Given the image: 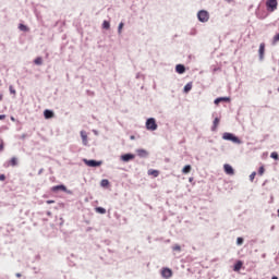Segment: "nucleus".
Segmentation results:
<instances>
[{
  "label": "nucleus",
  "mask_w": 279,
  "mask_h": 279,
  "mask_svg": "<svg viewBox=\"0 0 279 279\" xmlns=\"http://www.w3.org/2000/svg\"><path fill=\"white\" fill-rule=\"evenodd\" d=\"M222 138L225 141H231V143H235L236 145H241V141L239 140V137H236L232 133H223Z\"/></svg>",
  "instance_id": "1"
},
{
  "label": "nucleus",
  "mask_w": 279,
  "mask_h": 279,
  "mask_svg": "<svg viewBox=\"0 0 279 279\" xmlns=\"http://www.w3.org/2000/svg\"><path fill=\"white\" fill-rule=\"evenodd\" d=\"M266 9L268 12H276V10H278V0H267Z\"/></svg>",
  "instance_id": "2"
},
{
  "label": "nucleus",
  "mask_w": 279,
  "mask_h": 279,
  "mask_svg": "<svg viewBox=\"0 0 279 279\" xmlns=\"http://www.w3.org/2000/svg\"><path fill=\"white\" fill-rule=\"evenodd\" d=\"M197 19L201 21V23H208L210 14H208V11L202 10L197 13Z\"/></svg>",
  "instance_id": "3"
},
{
  "label": "nucleus",
  "mask_w": 279,
  "mask_h": 279,
  "mask_svg": "<svg viewBox=\"0 0 279 279\" xmlns=\"http://www.w3.org/2000/svg\"><path fill=\"white\" fill-rule=\"evenodd\" d=\"M146 129L150 130L151 132L158 130V124H156V119L150 118L146 121Z\"/></svg>",
  "instance_id": "4"
},
{
  "label": "nucleus",
  "mask_w": 279,
  "mask_h": 279,
  "mask_svg": "<svg viewBox=\"0 0 279 279\" xmlns=\"http://www.w3.org/2000/svg\"><path fill=\"white\" fill-rule=\"evenodd\" d=\"M83 162L87 166V167H101V161H96V160H88V159H84Z\"/></svg>",
  "instance_id": "5"
},
{
  "label": "nucleus",
  "mask_w": 279,
  "mask_h": 279,
  "mask_svg": "<svg viewBox=\"0 0 279 279\" xmlns=\"http://www.w3.org/2000/svg\"><path fill=\"white\" fill-rule=\"evenodd\" d=\"M225 169V173H227V175H234V168H232V166H230L229 163H226L223 166Z\"/></svg>",
  "instance_id": "6"
},
{
  "label": "nucleus",
  "mask_w": 279,
  "mask_h": 279,
  "mask_svg": "<svg viewBox=\"0 0 279 279\" xmlns=\"http://www.w3.org/2000/svg\"><path fill=\"white\" fill-rule=\"evenodd\" d=\"M161 276L163 278H171L173 276V272L171 271V269L169 268H165L162 271H161Z\"/></svg>",
  "instance_id": "7"
},
{
  "label": "nucleus",
  "mask_w": 279,
  "mask_h": 279,
  "mask_svg": "<svg viewBox=\"0 0 279 279\" xmlns=\"http://www.w3.org/2000/svg\"><path fill=\"white\" fill-rule=\"evenodd\" d=\"M121 160H123V162H130V160H134V155L132 154L122 155Z\"/></svg>",
  "instance_id": "8"
},
{
  "label": "nucleus",
  "mask_w": 279,
  "mask_h": 279,
  "mask_svg": "<svg viewBox=\"0 0 279 279\" xmlns=\"http://www.w3.org/2000/svg\"><path fill=\"white\" fill-rule=\"evenodd\" d=\"M258 53H259V59L263 60V58H265V43H262L259 45Z\"/></svg>",
  "instance_id": "9"
},
{
  "label": "nucleus",
  "mask_w": 279,
  "mask_h": 279,
  "mask_svg": "<svg viewBox=\"0 0 279 279\" xmlns=\"http://www.w3.org/2000/svg\"><path fill=\"white\" fill-rule=\"evenodd\" d=\"M51 191H52L53 193H58V191L66 192V186H64V185H56V186H52V187H51Z\"/></svg>",
  "instance_id": "10"
},
{
  "label": "nucleus",
  "mask_w": 279,
  "mask_h": 279,
  "mask_svg": "<svg viewBox=\"0 0 279 279\" xmlns=\"http://www.w3.org/2000/svg\"><path fill=\"white\" fill-rule=\"evenodd\" d=\"M81 137L83 141V145H88V135L86 134L85 131H81Z\"/></svg>",
  "instance_id": "11"
},
{
  "label": "nucleus",
  "mask_w": 279,
  "mask_h": 279,
  "mask_svg": "<svg viewBox=\"0 0 279 279\" xmlns=\"http://www.w3.org/2000/svg\"><path fill=\"white\" fill-rule=\"evenodd\" d=\"M175 71H177V73H179L180 75H182V73H185L186 68H185L184 65H182V64H178V65L175 66Z\"/></svg>",
  "instance_id": "12"
},
{
  "label": "nucleus",
  "mask_w": 279,
  "mask_h": 279,
  "mask_svg": "<svg viewBox=\"0 0 279 279\" xmlns=\"http://www.w3.org/2000/svg\"><path fill=\"white\" fill-rule=\"evenodd\" d=\"M19 165V159L16 157H12L8 162V167H16Z\"/></svg>",
  "instance_id": "13"
},
{
  "label": "nucleus",
  "mask_w": 279,
  "mask_h": 279,
  "mask_svg": "<svg viewBox=\"0 0 279 279\" xmlns=\"http://www.w3.org/2000/svg\"><path fill=\"white\" fill-rule=\"evenodd\" d=\"M44 117H45V119H53V111L46 109L44 111Z\"/></svg>",
  "instance_id": "14"
},
{
  "label": "nucleus",
  "mask_w": 279,
  "mask_h": 279,
  "mask_svg": "<svg viewBox=\"0 0 279 279\" xmlns=\"http://www.w3.org/2000/svg\"><path fill=\"white\" fill-rule=\"evenodd\" d=\"M241 267H243V262L239 260L238 263H235L233 271H241Z\"/></svg>",
  "instance_id": "15"
},
{
  "label": "nucleus",
  "mask_w": 279,
  "mask_h": 279,
  "mask_svg": "<svg viewBox=\"0 0 279 279\" xmlns=\"http://www.w3.org/2000/svg\"><path fill=\"white\" fill-rule=\"evenodd\" d=\"M221 101H230V97H220L215 100L216 105L221 104Z\"/></svg>",
  "instance_id": "16"
},
{
  "label": "nucleus",
  "mask_w": 279,
  "mask_h": 279,
  "mask_svg": "<svg viewBox=\"0 0 279 279\" xmlns=\"http://www.w3.org/2000/svg\"><path fill=\"white\" fill-rule=\"evenodd\" d=\"M148 175H153L154 178H158L160 175V172L158 170H148Z\"/></svg>",
  "instance_id": "17"
},
{
  "label": "nucleus",
  "mask_w": 279,
  "mask_h": 279,
  "mask_svg": "<svg viewBox=\"0 0 279 279\" xmlns=\"http://www.w3.org/2000/svg\"><path fill=\"white\" fill-rule=\"evenodd\" d=\"M193 88V83H187L185 86H184V93H190Z\"/></svg>",
  "instance_id": "18"
},
{
  "label": "nucleus",
  "mask_w": 279,
  "mask_h": 279,
  "mask_svg": "<svg viewBox=\"0 0 279 279\" xmlns=\"http://www.w3.org/2000/svg\"><path fill=\"white\" fill-rule=\"evenodd\" d=\"M95 211L98 213L99 215H106V208L104 207H96Z\"/></svg>",
  "instance_id": "19"
},
{
  "label": "nucleus",
  "mask_w": 279,
  "mask_h": 279,
  "mask_svg": "<svg viewBox=\"0 0 279 279\" xmlns=\"http://www.w3.org/2000/svg\"><path fill=\"white\" fill-rule=\"evenodd\" d=\"M191 165H187L185 166L183 169H182V173L186 174V173H191Z\"/></svg>",
  "instance_id": "20"
},
{
  "label": "nucleus",
  "mask_w": 279,
  "mask_h": 279,
  "mask_svg": "<svg viewBox=\"0 0 279 279\" xmlns=\"http://www.w3.org/2000/svg\"><path fill=\"white\" fill-rule=\"evenodd\" d=\"M217 128H219V118H215L213 131L215 132V130H217Z\"/></svg>",
  "instance_id": "21"
},
{
  "label": "nucleus",
  "mask_w": 279,
  "mask_h": 279,
  "mask_svg": "<svg viewBox=\"0 0 279 279\" xmlns=\"http://www.w3.org/2000/svg\"><path fill=\"white\" fill-rule=\"evenodd\" d=\"M19 29H21V32H29V28H27L25 24H20Z\"/></svg>",
  "instance_id": "22"
},
{
  "label": "nucleus",
  "mask_w": 279,
  "mask_h": 279,
  "mask_svg": "<svg viewBox=\"0 0 279 279\" xmlns=\"http://www.w3.org/2000/svg\"><path fill=\"white\" fill-rule=\"evenodd\" d=\"M102 28H104V29H110V22L104 21V23H102Z\"/></svg>",
  "instance_id": "23"
},
{
  "label": "nucleus",
  "mask_w": 279,
  "mask_h": 279,
  "mask_svg": "<svg viewBox=\"0 0 279 279\" xmlns=\"http://www.w3.org/2000/svg\"><path fill=\"white\" fill-rule=\"evenodd\" d=\"M173 252H182V247L180 246V244H175L173 247H172Z\"/></svg>",
  "instance_id": "24"
},
{
  "label": "nucleus",
  "mask_w": 279,
  "mask_h": 279,
  "mask_svg": "<svg viewBox=\"0 0 279 279\" xmlns=\"http://www.w3.org/2000/svg\"><path fill=\"white\" fill-rule=\"evenodd\" d=\"M270 158H272L274 160H279V156H278V154L276 151H272L270 154Z\"/></svg>",
  "instance_id": "25"
},
{
  "label": "nucleus",
  "mask_w": 279,
  "mask_h": 279,
  "mask_svg": "<svg viewBox=\"0 0 279 279\" xmlns=\"http://www.w3.org/2000/svg\"><path fill=\"white\" fill-rule=\"evenodd\" d=\"M137 154H138V156H147V150L140 149V150H137Z\"/></svg>",
  "instance_id": "26"
},
{
  "label": "nucleus",
  "mask_w": 279,
  "mask_h": 279,
  "mask_svg": "<svg viewBox=\"0 0 279 279\" xmlns=\"http://www.w3.org/2000/svg\"><path fill=\"white\" fill-rule=\"evenodd\" d=\"M264 173H265V166H262L258 169V175H264Z\"/></svg>",
  "instance_id": "27"
},
{
  "label": "nucleus",
  "mask_w": 279,
  "mask_h": 279,
  "mask_svg": "<svg viewBox=\"0 0 279 279\" xmlns=\"http://www.w3.org/2000/svg\"><path fill=\"white\" fill-rule=\"evenodd\" d=\"M34 62H35V64L40 65V64H43V58L38 57V58L35 59Z\"/></svg>",
  "instance_id": "28"
},
{
  "label": "nucleus",
  "mask_w": 279,
  "mask_h": 279,
  "mask_svg": "<svg viewBox=\"0 0 279 279\" xmlns=\"http://www.w3.org/2000/svg\"><path fill=\"white\" fill-rule=\"evenodd\" d=\"M100 184L101 186H108L110 184V181H108L107 179H104Z\"/></svg>",
  "instance_id": "29"
},
{
  "label": "nucleus",
  "mask_w": 279,
  "mask_h": 279,
  "mask_svg": "<svg viewBox=\"0 0 279 279\" xmlns=\"http://www.w3.org/2000/svg\"><path fill=\"white\" fill-rule=\"evenodd\" d=\"M123 26H124V24H123V22H121L118 26V34H121V32L123 31Z\"/></svg>",
  "instance_id": "30"
},
{
  "label": "nucleus",
  "mask_w": 279,
  "mask_h": 279,
  "mask_svg": "<svg viewBox=\"0 0 279 279\" xmlns=\"http://www.w3.org/2000/svg\"><path fill=\"white\" fill-rule=\"evenodd\" d=\"M272 43H274V45H276V43H279V33L274 36Z\"/></svg>",
  "instance_id": "31"
},
{
  "label": "nucleus",
  "mask_w": 279,
  "mask_h": 279,
  "mask_svg": "<svg viewBox=\"0 0 279 279\" xmlns=\"http://www.w3.org/2000/svg\"><path fill=\"white\" fill-rule=\"evenodd\" d=\"M256 178V172H252L250 175L251 182H254V179Z\"/></svg>",
  "instance_id": "32"
},
{
  "label": "nucleus",
  "mask_w": 279,
  "mask_h": 279,
  "mask_svg": "<svg viewBox=\"0 0 279 279\" xmlns=\"http://www.w3.org/2000/svg\"><path fill=\"white\" fill-rule=\"evenodd\" d=\"M236 244L238 245H243V238H238L236 239Z\"/></svg>",
  "instance_id": "33"
},
{
  "label": "nucleus",
  "mask_w": 279,
  "mask_h": 279,
  "mask_svg": "<svg viewBox=\"0 0 279 279\" xmlns=\"http://www.w3.org/2000/svg\"><path fill=\"white\" fill-rule=\"evenodd\" d=\"M0 182H5V174H0Z\"/></svg>",
  "instance_id": "34"
},
{
  "label": "nucleus",
  "mask_w": 279,
  "mask_h": 279,
  "mask_svg": "<svg viewBox=\"0 0 279 279\" xmlns=\"http://www.w3.org/2000/svg\"><path fill=\"white\" fill-rule=\"evenodd\" d=\"M10 93H11L12 95H16V90H15L14 88H12V86H10Z\"/></svg>",
  "instance_id": "35"
},
{
  "label": "nucleus",
  "mask_w": 279,
  "mask_h": 279,
  "mask_svg": "<svg viewBox=\"0 0 279 279\" xmlns=\"http://www.w3.org/2000/svg\"><path fill=\"white\" fill-rule=\"evenodd\" d=\"M46 204H56V201H47Z\"/></svg>",
  "instance_id": "36"
},
{
  "label": "nucleus",
  "mask_w": 279,
  "mask_h": 279,
  "mask_svg": "<svg viewBox=\"0 0 279 279\" xmlns=\"http://www.w3.org/2000/svg\"><path fill=\"white\" fill-rule=\"evenodd\" d=\"M3 119H5V114L0 116V121H3Z\"/></svg>",
  "instance_id": "37"
},
{
  "label": "nucleus",
  "mask_w": 279,
  "mask_h": 279,
  "mask_svg": "<svg viewBox=\"0 0 279 279\" xmlns=\"http://www.w3.org/2000/svg\"><path fill=\"white\" fill-rule=\"evenodd\" d=\"M0 151H3V143L0 144Z\"/></svg>",
  "instance_id": "38"
},
{
  "label": "nucleus",
  "mask_w": 279,
  "mask_h": 279,
  "mask_svg": "<svg viewBox=\"0 0 279 279\" xmlns=\"http://www.w3.org/2000/svg\"><path fill=\"white\" fill-rule=\"evenodd\" d=\"M16 278H21V274L20 272L16 274Z\"/></svg>",
  "instance_id": "39"
},
{
  "label": "nucleus",
  "mask_w": 279,
  "mask_h": 279,
  "mask_svg": "<svg viewBox=\"0 0 279 279\" xmlns=\"http://www.w3.org/2000/svg\"><path fill=\"white\" fill-rule=\"evenodd\" d=\"M134 138H135V136H134V135H132V136H131V141H134Z\"/></svg>",
  "instance_id": "40"
},
{
  "label": "nucleus",
  "mask_w": 279,
  "mask_h": 279,
  "mask_svg": "<svg viewBox=\"0 0 279 279\" xmlns=\"http://www.w3.org/2000/svg\"><path fill=\"white\" fill-rule=\"evenodd\" d=\"M271 279H278V277L274 276Z\"/></svg>",
  "instance_id": "41"
},
{
  "label": "nucleus",
  "mask_w": 279,
  "mask_h": 279,
  "mask_svg": "<svg viewBox=\"0 0 279 279\" xmlns=\"http://www.w3.org/2000/svg\"><path fill=\"white\" fill-rule=\"evenodd\" d=\"M11 121H14V118H11Z\"/></svg>",
  "instance_id": "42"
},
{
  "label": "nucleus",
  "mask_w": 279,
  "mask_h": 279,
  "mask_svg": "<svg viewBox=\"0 0 279 279\" xmlns=\"http://www.w3.org/2000/svg\"><path fill=\"white\" fill-rule=\"evenodd\" d=\"M277 213H278V217H279V209H278V211H277Z\"/></svg>",
  "instance_id": "43"
},
{
  "label": "nucleus",
  "mask_w": 279,
  "mask_h": 279,
  "mask_svg": "<svg viewBox=\"0 0 279 279\" xmlns=\"http://www.w3.org/2000/svg\"><path fill=\"white\" fill-rule=\"evenodd\" d=\"M227 1H232V0H227Z\"/></svg>",
  "instance_id": "44"
}]
</instances>
